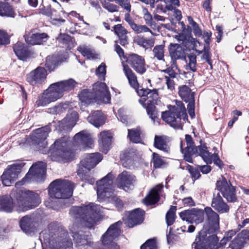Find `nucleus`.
<instances>
[{
	"label": "nucleus",
	"mask_w": 249,
	"mask_h": 249,
	"mask_svg": "<svg viewBox=\"0 0 249 249\" xmlns=\"http://www.w3.org/2000/svg\"><path fill=\"white\" fill-rule=\"evenodd\" d=\"M51 131L49 125L36 129L31 135L33 144L36 149L43 154L48 152L53 160L65 161L71 160L73 158L72 151L68 148L69 142L66 137L57 140L48 150L47 142L45 141L48 134Z\"/></svg>",
	"instance_id": "f257e3e1"
},
{
	"label": "nucleus",
	"mask_w": 249,
	"mask_h": 249,
	"mask_svg": "<svg viewBox=\"0 0 249 249\" xmlns=\"http://www.w3.org/2000/svg\"><path fill=\"white\" fill-rule=\"evenodd\" d=\"M102 207L94 203L83 204L80 206H73L70 214L79 222L81 226L88 228H92L98 221Z\"/></svg>",
	"instance_id": "f03ea898"
},
{
	"label": "nucleus",
	"mask_w": 249,
	"mask_h": 249,
	"mask_svg": "<svg viewBox=\"0 0 249 249\" xmlns=\"http://www.w3.org/2000/svg\"><path fill=\"white\" fill-rule=\"evenodd\" d=\"M74 187V184L67 180L57 179L53 181L48 188L50 197L45 201V206L55 209L53 199H66L70 197L72 195Z\"/></svg>",
	"instance_id": "7ed1b4c3"
},
{
	"label": "nucleus",
	"mask_w": 249,
	"mask_h": 249,
	"mask_svg": "<svg viewBox=\"0 0 249 249\" xmlns=\"http://www.w3.org/2000/svg\"><path fill=\"white\" fill-rule=\"evenodd\" d=\"M138 94L141 96L139 102L146 109L148 115L149 116L153 123L159 124L158 112L156 110L155 104L158 105L160 101L159 100V96L158 89L152 90L148 89H141L137 91Z\"/></svg>",
	"instance_id": "20e7f679"
},
{
	"label": "nucleus",
	"mask_w": 249,
	"mask_h": 249,
	"mask_svg": "<svg viewBox=\"0 0 249 249\" xmlns=\"http://www.w3.org/2000/svg\"><path fill=\"white\" fill-rule=\"evenodd\" d=\"M103 159L99 153H91L85 155L78 166L77 172L83 181L93 184L95 180L89 175V171L94 168Z\"/></svg>",
	"instance_id": "39448f33"
},
{
	"label": "nucleus",
	"mask_w": 249,
	"mask_h": 249,
	"mask_svg": "<svg viewBox=\"0 0 249 249\" xmlns=\"http://www.w3.org/2000/svg\"><path fill=\"white\" fill-rule=\"evenodd\" d=\"M15 198V206L18 212H23L35 208L41 202L37 193L26 190L17 191Z\"/></svg>",
	"instance_id": "423d86ee"
},
{
	"label": "nucleus",
	"mask_w": 249,
	"mask_h": 249,
	"mask_svg": "<svg viewBox=\"0 0 249 249\" xmlns=\"http://www.w3.org/2000/svg\"><path fill=\"white\" fill-rule=\"evenodd\" d=\"M213 232L206 229L200 231L193 244L195 249H218L223 248L221 241L218 242V237Z\"/></svg>",
	"instance_id": "0eeeda50"
},
{
	"label": "nucleus",
	"mask_w": 249,
	"mask_h": 249,
	"mask_svg": "<svg viewBox=\"0 0 249 249\" xmlns=\"http://www.w3.org/2000/svg\"><path fill=\"white\" fill-rule=\"evenodd\" d=\"M75 84L73 80L70 79L51 84L45 91L52 102H53L61 98L64 92L72 89Z\"/></svg>",
	"instance_id": "6e6552de"
},
{
	"label": "nucleus",
	"mask_w": 249,
	"mask_h": 249,
	"mask_svg": "<svg viewBox=\"0 0 249 249\" xmlns=\"http://www.w3.org/2000/svg\"><path fill=\"white\" fill-rule=\"evenodd\" d=\"M46 169V164L42 161H38L33 164L30 168L26 176L20 181L16 183L18 187L31 181L41 182L43 180Z\"/></svg>",
	"instance_id": "1a4fd4ad"
},
{
	"label": "nucleus",
	"mask_w": 249,
	"mask_h": 249,
	"mask_svg": "<svg viewBox=\"0 0 249 249\" xmlns=\"http://www.w3.org/2000/svg\"><path fill=\"white\" fill-rule=\"evenodd\" d=\"M118 221L111 225L101 237L102 245L94 249H119V247L114 242L120 234V226Z\"/></svg>",
	"instance_id": "9d476101"
},
{
	"label": "nucleus",
	"mask_w": 249,
	"mask_h": 249,
	"mask_svg": "<svg viewBox=\"0 0 249 249\" xmlns=\"http://www.w3.org/2000/svg\"><path fill=\"white\" fill-rule=\"evenodd\" d=\"M114 177L111 173L108 174L101 180L97 181V198L99 201L104 202L114 193L113 180Z\"/></svg>",
	"instance_id": "9b49d317"
},
{
	"label": "nucleus",
	"mask_w": 249,
	"mask_h": 249,
	"mask_svg": "<svg viewBox=\"0 0 249 249\" xmlns=\"http://www.w3.org/2000/svg\"><path fill=\"white\" fill-rule=\"evenodd\" d=\"M40 10L41 13L50 18L53 24L59 25L65 21L63 18L66 17L67 14L62 10L58 2H55L53 7H51V6H44Z\"/></svg>",
	"instance_id": "f8f14e48"
},
{
	"label": "nucleus",
	"mask_w": 249,
	"mask_h": 249,
	"mask_svg": "<svg viewBox=\"0 0 249 249\" xmlns=\"http://www.w3.org/2000/svg\"><path fill=\"white\" fill-rule=\"evenodd\" d=\"M24 165L23 162H18L8 165L1 177L2 184L4 186H9L13 183L18 178Z\"/></svg>",
	"instance_id": "ddd939ff"
},
{
	"label": "nucleus",
	"mask_w": 249,
	"mask_h": 249,
	"mask_svg": "<svg viewBox=\"0 0 249 249\" xmlns=\"http://www.w3.org/2000/svg\"><path fill=\"white\" fill-rule=\"evenodd\" d=\"M70 230L75 241L76 249H87L89 244V232L79 230L76 224L71 226Z\"/></svg>",
	"instance_id": "4468645a"
},
{
	"label": "nucleus",
	"mask_w": 249,
	"mask_h": 249,
	"mask_svg": "<svg viewBox=\"0 0 249 249\" xmlns=\"http://www.w3.org/2000/svg\"><path fill=\"white\" fill-rule=\"evenodd\" d=\"M92 97L96 101L104 103H109L111 100L110 94L105 83L97 82L93 86Z\"/></svg>",
	"instance_id": "2eb2a0df"
},
{
	"label": "nucleus",
	"mask_w": 249,
	"mask_h": 249,
	"mask_svg": "<svg viewBox=\"0 0 249 249\" xmlns=\"http://www.w3.org/2000/svg\"><path fill=\"white\" fill-rule=\"evenodd\" d=\"M216 187L228 202L236 201L235 189L231 183H228L225 178L218 180L216 182Z\"/></svg>",
	"instance_id": "dca6fc26"
},
{
	"label": "nucleus",
	"mask_w": 249,
	"mask_h": 249,
	"mask_svg": "<svg viewBox=\"0 0 249 249\" xmlns=\"http://www.w3.org/2000/svg\"><path fill=\"white\" fill-rule=\"evenodd\" d=\"M204 214H205V223L203 229L214 232L219 228V215L210 207L205 208Z\"/></svg>",
	"instance_id": "f3484780"
},
{
	"label": "nucleus",
	"mask_w": 249,
	"mask_h": 249,
	"mask_svg": "<svg viewBox=\"0 0 249 249\" xmlns=\"http://www.w3.org/2000/svg\"><path fill=\"white\" fill-rule=\"evenodd\" d=\"M179 216L183 220L197 224L203 221L204 210L193 208L181 212Z\"/></svg>",
	"instance_id": "a211bd4d"
},
{
	"label": "nucleus",
	"mask_w": 249,
	"mask_h": 249,
	"mask_svg": "<svg viewBox=\"0 0 249 249\" xmlns=\"http://www.w3.org/2000/svg\"><path fill=\"white\" fill-rule=\"evenodd\" d=\"M145 212L142 209L138 208L132 212H127L123 219L125 224L131 228L141 224L144 219Z\"/></svg>",
	"instance_id": "6ab92c4d"
},
{
	"label": "nucleus",
	"mask_w": 249,
	"mask_h": 249,
	"mask_svg": "<svg viewBox=\"0 0 249 249\" xmlns=\"http://www.w3.org/2000/svg\"><path fill=\"white\" fill-rule=\"evenodd\" d=\"M47 75L46 69L41 67H38L31 71L27 75V81L32 85L41 84L45 81Z\"/></svg>",
	"instance_id": "aec40b11"
},
{
	"label": "nucleus",
	"mask_w": 249,
	"mask_h": 249,
	"mask_svg": "<svg viewBox=\"0 0 249 249\" xmlns=\"http://www.w3.org/2000/svg\"><path fill=\"white\" fill-rule=\"evenodd\" d=\"M117 181L120 188L127 191L134 187L136 182V178L130 172L124 171L118 175Z\"/></svg>",
	"instance_id": "412c9836"
},
{
	"label": "nucleus",
	"mask_w": 249,
	"mask_h": 249,
	"mask_svg": "<svg viewBox=\"0 0 249 249\" xmlns=\"http://www.w3.org/2000/svg\"><path fill=\"white\" fill-rule=\"evenodd\" d=\"M74 142L82 148L92 147L93 139L91 134L86 130L77 133L73 137Z\"/></svg>",
	"instance_id": "4be33fe9"
},
{
	"label": "nucleus",
	"mask_w": 249,
	"mask_h": 249,
	"mask_svg": "<svg viewBox=\"0 0 249 249\" xmlns=\"http://www.w3.org/2000/svg\"><path fill=\"white\" fill-rule=\"evenodd\" d=\"M128 63L138 73L143 74L146 71L144 59L141 56L132 54L127 59Z\"/></svg>",
	"instance_id": "5701e85b"
},
{
	"label": "nucleus",
	"mask_w": 249,
	"mask_h": 249,
	"mask_svg": "<svg viewBox=\"0 0 249 249\" xmlns=\"http://www.w3.org/2000/svg\"><path fill=\"white\" fill-rule=\"evenodd\" d=\"M78 119L77 113L71 110L63 120L59 122V126L62 130L69 131L75 125Z\"/></svg>",
	"instance_id": "b1692460"
},
{
	"label": "nucleus",
	"mask_w": 249,
	"mask_h": 249,
	"mask_svg": "<svg viewBox=\"0 0 249 249\" xmlns=\"http://www.w3.org/2000/svg\"><path fill=\"white\" fill-rule=\"evenodd\" d=\"M170 55L173 61L172 67H177L176 60L182 59L185 56V52L182 47L178 44H170L169 47Z\"/></svg>",
	"instance_id": "393cba45"
},
{
	"label": "nucleus",
	"mask_w": 249,
	"mask_h": 249,
	"mask_svg": "<svg viewBox=\"0 0 249 249\" xmlns=\"http://www.w3.org/2000/svg\"><path fill=\"white\" fill-rule=\"evenodd\" d=\"M168 108L180 121L183 120L184 122H186L187 120L186 110L182 102L176 101V104L169 106Z\"/></svg>",
	"instance_id": "a878e982"
},
{
	"label": "nucleus",
	"mask_w": 249,
	"mask_h": 249,
	"mask_svg": "<svg viewBox=\"0 0 249 249\" xmlns=\"http://www.w3.org/2000/svg\"><path fill=\"white\" fill-rule=\"evenodd\" d=\"M112 136L109 131L101 132L99 137L100 149L103 153H107L110 148L111 143Z\"/></svg>",
	"instance_id": "bb28decb"
},
{
	"label": "nucleus",
	"mask_w": 249,
	"mask_h": 249,
	"mask_svg": "<svg viewBox=\"0 0 249 249\" xmlns=\"http://www.w3.org/2000/svg\"><path fill=\"white\" fill-rule=\"evenodd\" d=\"M161 117L163 121L175 129H182V124L180 119L177 118L171 111L168 110L162 112Z\"/></svg>",
	"instance_id": "cd10ccee"
},
{
	"label": "nucleus",
	"mask_w": 249,
	"mask_h": 249,
	"mask_svg": "<svg viewBox=\"0 0 249 249\" xmlns=\"http://www.w3.org/2000/svg\"><path fill=\"white\" fill-rule=\"evenodd\" d=\"M163 185L159 184L152 189L149 194L143 200L144 204L147 206L156 203L160 198L159 193L163 188Z\"/></svg>",
	"instance_id": "c85d7f7f"
},
{
	"label": "nucleus",
	"mask_w": 249,
	"mask_h": 249,
	"mask_svg": "<svg viewBox=\"0 0 249 249\" xmlns=\"http://www.w3.org/2000/svg\"><path fill=\"white\" fill-rule=\"evenodd\" d=\"M48 35L45 33H35L29 35L25 37L26 42L31 45H41L48 39Z\"/></svg>",
	"instance_id": "c756f323"
},
{
	"label": "nucleus",
	"mask_w": 249,
	"mask_h": 249,
	"mask_svg": "<svg viewBox=\"0 0 249 249\" xmlns=\"http://www.w3.org/2000/svg\"><path fill=\"white\" fill-rule=\"evenodd\" d=\"M212 206L220 213H228L230 210L229 206L224 201L219 193L214 196Z\"/></svg>",
	"instance_id": "7c9ffc66"
},
{
	"label": "nucleus",
	"mask_w": 249,
	"mask_h": 249,
	"mask_svg": "<svg viewBox=\"0 0 249 249\" xmlns=\"http://www.w3.org/2000/svg\"><path fill=\"white\" fill-rule=\"evenodd\" d=\"M201 156L204 161L207 164L211 163L213 161L214 163L219 167H221V160H220L218 155L215 153L212 154L208 150L207 147L201 148Z\"/></svg>",
	"instance_id": "2f4dec72"
},
{
	"label": "nucleus",
	"mask_w": 249,
	"mask_h": 249,
	"mask_svg": "<svg viewBox=\"0 0 249 249\" xmlns=\"http://www.w3.org/2000/svg\"><path fill=\"white\" fill-rule=\"evenodd\" d=\"M13 49L18 57L23 61L29 57L31 54L27 47L20 42H18L15 44L13 46Z\"/></svg>",
	"instance_id": "473e14b6"
},
{
	"label": "nucleus",
	"mask_w": 249,
	"mask_h": 249,
	"mask_svg": "<svg viewBox=\"0 0 249 249\" xmlns=\"http://www.w3.org/2000/svg\"><path fill=\"white\" fill-rule=\"evenodd\" d=\"M15 202L13 203V200L11 196L8 195L0 196V211L7 213L12 212L13 208L15 206Z\"/></svg>",
	"instance_id": "72a5a7b5"
},
{
	"label": "nucleus",
	"mask_w": 249,
	"mask_h": 249,
	"mask_svg": "<svg viewBox=\"0 0 249 249\" xmlns=\"http://www.w3.org/2000/svg\"><path fill=\"white\" fill-rule=\"evenodd\" d=\"M88 121L95 127H98L105 123V117L101 111L97 110L89 115Z\"/></svg>",
	"instance_id": "f704fd0d"
},
{
	"label": "nucleus",
	"mask_w": 249,
	"mask_h": 249,
	"mask_svg": "<svg viewBox=\"0 0 249 249\" xmlns=\"http://www.w3.org/2000/svg\"><path fill=\"white\" fill-rule=\"evenodd\" d=\"M20 226L23 231L26 233H31L34 231L35 227L33 218L29 215L23 217L20 221Z\"/></svg>",
	"instance_id": "c9c22d12"
},
{
	"label": "nucleus",
	"mask_w": 249,
	"mask_h": 249,
	"mask_svg": "<svg viewBox=\"0 0 249 249\" xmlns=\"http://www.w3.org/2000/svg\"><path fill=\"white\" fill-rule=\"evenodd\" d=\"M113 31L119 37L121 45L124 46L128 43V37L126 35L127 31L121 24L115 25L113 27Z\"/></svg>",
	"instance_id": "e433bc0d"
},
{
	"label": "nucleus",
	"mask_w": 249,
	"mask_h": 249,
	"mask_svg": "<svg viewBox=\"0 0 249 249\" xmlns=\"http://www.w3.org/2000/svg\"><path fill=\"white\" fill-rule=\"evenodd\" d=\"M49 234H48L46 233H41L40 237H43L44 239V241L49 243L50 245H53V240L55 237L53 236L58 235V232L59 230L56 227H54V224H50L48 227Z\"/></svg>",
	"instance_id": "4c0bfd02"
},
{
	"label": "nucleus",
	"mask_w": 249,
	"mask_h": 249,
	"mask_svg": "<svg viewBox=\"0 0 249 249\" xmlns=\"http://www.w3.org/2000/svg\"><path fill=\"white\" fill-rule=\"evenodd\" d=\"M124 71L127 77L130 85L136 89V91L139 90V84L138 83L137 77L132 71L126 65H123Z\"/></svg>",
	"instance_id": "58836bf2"
},
{
	"label": "nucleus",
	"mask_w": 249,
	"mask_h": 249,
	"mask_svg": "<svg viewBox=\"0 0 249 249\" xmlns=\"http://www.w3.org/2000/svg\"><path fill=\"white\" fill-rule=\"evenodd\" d=\"M185 140L186 142L187 146L183 150H187L188 151L192 153H198L199 156H201V148L206 147L205 145H201L195 147L194 146V143L193 141L192 138L191 136L186 135L185 136Z\"/></svg>",
	"instance_id": "ea45409f"
},
{
	"label": "nucleus",
	"mask_w": 249,
	"mask_h": 249,
	"mask_svg": "<svg viewBox=\"0 0 249 249\" xmlns=\"http://www.w3.org/2000/svg\"><path fill=\"white\" fill-rule=\"evenodd\" d=\"M154 146L164 152H167L169 150V147L167 144V137L164 136H155Z\"/></svg>",
	"instance_id": "a19ab883"
},
{
	"label": "nucleus",
	"mask_w": 249,
	"mask_h": 249,
	"mask_svg": "<svg viewBox=\"0 0 249 249\" xmlns=\"http://www.w3.org/2000/svg\"><path fill=\"white\" fill-rule=\"evenodd\" d=\"M178 94L181 99L186 102L194 101V92H191L190 89L186 85L180 87Z\"/></svg>",
	"instance_id": "79ce46f5"
},
{
	"label": "nucleus",
	"mask_w": 249,
	"mask_h": 249,
	"mask_svg": "<svg viewBox=\"0 0 249 249\" xmlns=\"http://www.w3.org/2000/svg\"><path fill=\"white\" fill-rule=\"evenodd\" d=\"M134 42L139 46L147 49L154 45L155 39L154 38L147 39L143 36H137L134 38Z\"/></svg>",
	"instance_id": "37998d69"
},
{
	"label": "nucleus",
	"mask_w": 249,
	"mask_h": 249,
	"mask_svg": "<svg viewBox=\"0 0 249 249\" xmlns=\"http://www.w3.org/2000/svg\"><path fill=\"white\" fill-rule=\"evenodd\" d=\"M186 65L185 69L186 71H190L192 72L196 71V56L193 53L188 55L186 58Z\"/></svg>",
	"instance_id": "c03bdc74"
},
{
	"label": "nucleus",
	"mask_w": 249,
	"mask_h": 249,
	"mask_svg": "<svg viewBox=\"0 0 249 249\" xmlns=\"http://www.w3.org/2000/svg\"><path fill=\"white\" fill-rule=\"evenodd\" d=\"M14 15L15 14L12 7L7 2L0 1V16L14 17Z\"/></svg>",
	"instance_id": "a18cd8bd"
},
{
	"label": "nucleus",
	"mask_w": 249,
	"mask_h": 249,
	"mask_svg": "<svg viewBox=\"0 0 249 249\" xmlns=\"http://www.w3.org/2000/svg\"><path fill=\"white\" fill-rule=\"evenodd\" d=\"M92 92H89L88 89L82 90L79 94V98L82 103L85 104H90L94 100V97H92Z\"/></svg>",
	"instance_id": "49530a36"
},
{
	"label": "nucleus",
	"mask_w": 249,
	"mask_h": 249,
	"mask_svg": "<svg viewBox=\"0 0 249 249\" xmlns=\"http://www.w3.org/2000/svg\"><path fill=\"white\" fill-rule=\"evenodd\" d=\"M78 50L84 56L87 57L88 59H93L97 58L96 54L94 53L93 50L88 46H80Z\"/></svg>",
	"instance_id": "de8ad7c7"
},
{
	"label": "nucleus",
	"mask_w": 249,
	"mask_h": 249,
	"mask_svg": "<svg viewBox=\"0 0 249 249\" xmlns=\"http://www.w3.org/2000/svg\"><path fill=\"white\" fill-rule=\"evenodd\" d=\"M56 244L53 249H72L71 241L66 238L59 240Z\"/></svg>",
	"instance_id": "09e8293b"
},
{
	"label": "nucleus",
	"mask_w": 249,
	"mask_h": 249,
	"mask_svg": "<svg viewBox=\"0 0 249 249\" xmlns=\"http://www.w3.org/2000/svg\"><path fill=\"white\" fill-rule=\"evenodd\" d=\"M128 136L131 141L138 143L141 141L140 130L138 128L128 129Z\"/></svg>",
	"instance_id": "8fccbe9b"
},
{
	"label": "nucleus",
	"mask_w": 249,
	"mask_h": 249,
	"mask_svg": "<svg viewBox=\"0 0 249 249\" xmlns=\"http://www.w3.org/2000/svg\"><path fill=\"white\" fill-rule=\"evenodd\" d=\"M68 107L66 104H59L48 109V112L53 114H59L64 112Z\"/></svg>",
	"instance_id": "3c124183"
},
{
	"label": "nucleus",
	"mask_w": 249,
	"mask_h": 249,
	"mask_svg": "<svg viewBox=\"0 0 249 249\" xmlns=\"http://www.w3.org/2000/svg\"><path fill=\"white\" fill-rule=\"evenodd\" d=\"M104 202L113 203L119 211L122 210L124 207L122 201L116 196L115 193L112 195V196L107 198V200Z\"/></svg>",
	"instance_id": "603ef678"
},
{
	"label": "nucleus",
	"mask_w": 249,
	"mask_h": 249,
	"mask_svg": "<svg viewBox=\"0 0 249 249\" xmlns=\"http://www.w3.org/2000/svg\"><path fill=\"white\" fill-rule=\"evenodd\" d=\"M199 54L202 53L201 59L205 60L212 67L211 53L210 52L209 46H204L202 51H197Z\"/></svg>",
	"instance_id": "864d4df0"
},
{
	"label": "nucleus",
	"mask_w": 249,
	"mask_h": 249,
	"mask_svg": "<svg viewBox=\"0 0 249 249\" xmlns=\"http://www.w3.org/2000/svg\"><path fill=\"white\" fill-rule=\"evenodd\" d=\"M164 46L163 45H156L153 49L154 56L159 60L163 59L164 56Z\"/></svg>",
	"instance_id": "5fc2aeb1"
},
{
	"label": "nucleus",
	"mask_w": 249,
	"mask_h": 249,
	"mask_svg": "<svg viewBox=\"0 0 249 249\" xmlns=\"http://www.w3.org/2000/svg\"><path fill=\"white\" fill-rule=\"evenodd\" d=\"M52 101L49 96L44 91L40 96H38V99L36 101V105L37 107H44L47 106Z\"/></svg>",
	"instance_id": "6e6d98bb"
},
{
	"label": "nucleus",
	"mask_w": 249,
	"mask_h": 249,
	"mask_svg": "<svg viewBox=\"0 0 249 249\" xmlns=\"http://www.w3.org/2000/svg\"><path fill=\"white\" fill-rule=\"evenodd\" d=\"M176 207L171 206L170 210L167 213L166 215V221L168 226L172 225L175 220V212Z\"/></svg>",
	"instance_id": "4d7b16f0"
},
{
	"label": "nucleus",
	"mask_w": 249,
	"mask_h": 249,
	"mask_svg": "<svg viewBox=\"0 0 249 249\" xmlns=\"http://www.w3.org/2000/svg\"><path fill=\"white\" fill-rule=\"evenodd\" d=\"M244 242V240L237 235L230 243L229 247L231 249H241Z\"/></svg>",
	"instance_id": "13d9d810"
},
{
	"label": "nucleus",
	"mask_w": 249,
	"mask_h": 249,
	"mask_svg": "<svg viewBox=\"0 0 249 249\" xmlns=\"http://www.w3.org/2000/svg\"><path fill=\"white\" fill-rule=\"evenodd\" d=\"M132 29L138 34L146 32H150L151 34H153V32L144 25H138L135 23Z\"/></svg>",
	"instance_id": "bf43d9fd"
},
{
	"label": "nucleus",
	"mask_w": 249,
	"mask_h": 249,
	"mask_svg": "<svg viewBox=\"0 0 249 249\" xmlns=\"http://www.w3.org/2000/svg\"><path fill=\"white\" fill-rule=\"evenodd\" d=\"M236 231L235 230H231L226 232L223 238L221 240V244L223 247H225L228 242L230 241L232 237L236 234Z\"/></svg>",
	"instance_id": "052dcab7"
},
{
	"label": "nucleus",
	"mask_w": 249,
	"mask_h": 249,
	"mask_svg": "<svg viewBox=\"0 0 249 249\" xmlns=\"http://www.w3.org/2000/svg\"><path fill=\"white\" fill-rule=\"evenodd\" d=\"M141 249H157L156 240L154 239L148 240L141 246Z\"/></svg>",
	"instance_id": "680f3d73"
},
{
	"label": "nucleus",
	"mask_w": 249,
	"mask_h": 249,
	"mask_svg": "<svg viewBox=\"0 0 249 249\" xmlns=\"http://www.w3.org/2000/svg\"><path fill=\"white\" fill-rule=\"evenodd\" d=\"M106 74V66L105 63H102L97 68L96 70V74L99 78L101 79H105Z\"/></svg>",
	"instance_id": "e2e57ef3"
},
{
	"label": "nucleus",
	"mask_w": 249,
	"mask_h": 249,
	"mask_svg": "<svg viewBox=\"0 0 249 249\" xmlns=\"http://www.w3.org/2000/svg\"><path fill=\"white\" fill-rule=\"evenodd\" d=\"M45 66L50 71L54 70L56 67V60L55 58L53 56H48L46 58Z\"/></svg>",
	"instance_id": "0e129e2a"
},
{
	"label": "nucleus",
	"mask_w": 249,
	"mask_h": 249,
	"mask_svg": "<svg viewBox=\"0 0 249 249\" xmlns=\"http://www.w3.org/2000/svg\"><path fill=\"white\" fill-rule=\"evenodd\" d=\"M57 39L58 42L66 45H70V44L72 41L71 37L65 34H60Z\"/></svg>",
	"instance_id": "69168bd1"
},
{
	"label": "nucleus",
	"mask_w": 249,
	"mask_h": 249,
	"mask_svg": "<svg viewBox=\"0 0 249 249\" xmlns=\"http://www.w3.org/2000/svg\"><path fill=\"white\" fill-rule=\"evenodd\" d=\"M153 162L155 168H160L164 163V160L157 153L153 154Z\"/></svg>",
	"instance_id": "338daca9"
},
{
	"label": "nucleus",
	"mask_w": 249,
	"mask_h": 249,
	"mask_svg": "<svg viewBox=\"0 0 249 249\" xmlns=\"http://www.w3.org/2000/svg\"><path fill=\"white\" fill-rule=\"evenodd\" d=\"M186 169H187L191 175L192 178L194 180L198 179L200 177V174L199 171L196 168H193L190 165L186 166Z\"/></svg>",
	"instance_id": "774afa93"
}]
</instances>
